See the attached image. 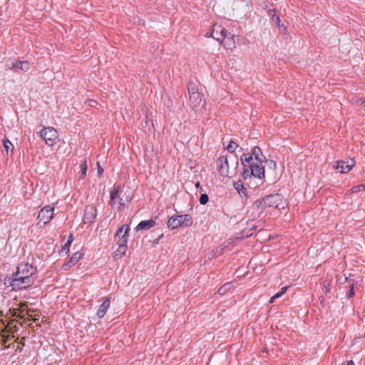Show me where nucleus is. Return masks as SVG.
I'll list each match as a JSON object with an SVG mask.
<instances>
[{"label":"nucleus","mask_w":365,"mask_h":365,"mask_svg":"<svg viewBox=\"0 0 365 365\" xmlns=\"http://www.w3.org/2000/svg\"><path fill=\"white\" fill-rule=\"evenodd\" d=\"M199 185H200V182H197V183L196 184V186H197V187H198Z\"/></svg>","instance_id":"nucleus-43"},{"label":"nucleus","mask_w":365,"mask_h":365,"mask_svg":"<svg viewBox=\"0 0 365 365\" xmlns=\"http://www.w3.org/2000/svg\"><path fill=\"white\" fill-rule=\"evenodd\" d=\"M130 230V227L128 225H123L117 231L115 234V240L118 242V240L123 237L125 240H128V234Z\"/></svg>","instance_id":"nucleus-17"},{"label":"nucleus","mask_w":365,"mask_h":365,"mask_svg":"<svg viewBox=\"0 0 365 365\" xmlns=\"http://www.w3.org/2000/svg\"><path fill=\"white\" fill-rule=\"evenodd\" d=\"M97 215V209L93 205H88L85 208L83 220L85 223L93 222Z\"/></svg>","instance_id":"nucleus-13"},{"label":"nucleus","mask_w":365,"mask_h":365,"mask_svg":"<svg viewBox=\"0 0 365 365\" xmlns=\"http://www.w3.org/2000/svg\"><path fill=\"white\" fill-rule=\"evenodd\" d=\"M3 145L6 155L9 154V150L12 151V150L14 149L13 144L8 139L3 140Z\"/></svg>","instance_id":"nucleus-23"},{"label":"nucleus","mask_w":365,"mask_h":365,"mask_svg":"<svg viewBox=\"0 0 365 365\" xmlns=\"http://www.w3.org/2000/svg\"><path fill=\"white\" fill-rule=\"evenodd\" d=\"M2 327L4 329H7V332L9 334H14L17 331L18 327L16 325V322L15 320H11L6 323V325H2Z\"/></svg>","instance_id":"nucleus-20"},{"label":"nucleus","mask_w":365,"mask_h":365,"mask_svg":"<svg viewBox=\"0 0 365 365\" xmlns=\"http://www.w3.org/2000/svg\"><path fill=\"white\" fill-rule=\"evenodd\" d=\"M276 299H277V298L275 297V296H274V295H273V296L269 299V302L270 304H272V303H273V302H274V300H275Z\"/></svg>","instance_id":"nucleus-38"},{"label":"nucleus","mask_w":365,"mask_h":365,"mask_svg":"<svg viewBox=\"0 0 365 365\" xmlns=\"http://www.w3.org/2000/svg\"><path fill=\"white\" fill-rule=\"evenodd\" d=\"M356 104L365 106V100L363 98H359L356 101Z\"/></svg>","instance_id":"nucleus-35"},{"label":"nucleus","mask_w":365,"mask_h":365,"mask_svg":"<svg viewBox=\"0 0 365 365\" xmlns=\"http://www.w3.org/2000/svg\"><path fill=\"white\" fill-rule=\"evenodd\" d=\"M355 165V161L351 159L349 161H338L336 163V168L341 173L349 172Z\"/></svg>","instance_id":"nucleus-14"},{"label":"nucleus","mask_w":365,"mask_h":365,"mask_svg":"<svg viewBox=\"0 0 365 365\" xmlns=\"http://www.w3.org/2000/svg\"><path fill=\"white\" fill-rule=\"evenodd\" d=\"M97 165H98V175H101L103 172V169L101 166L99 162L97 163Z\"/></svg>","instance_id":"nucleus-36"},{"label":"nucleus","mask_w":365,"mask_h":365,"mask_svg":"<svg viewBox=\"0 0 365 365\" xmlns=\"http://www.w3.org/2000/svg\"><path fill=\"white\" fill-rule=\"evenodd\" d=\"M14 335H11L9 332H4L1 333L0 336V344L3 345H6V344L11 339V338H14ZM11 345L5 346L6 349L10 348Z\"/></svg>","instance_id":"nucleus-21"},{"label":"nucleus","mask_w":365,"mask_h":365,"mask_svg":"<svg viewBox=\"0 0 365 365\" xmlns=\"http://www.w3.org/2000/svg\"><path fill=\"white\" fill-rule=\"evenodd\" d=\"M216 164L217 171L222 176L226 177L229 175L230 165L227 156H220L217 160Z\"/></svg>","instance_id":"nucleus-10"},{"label":"nucleus","mask_w":365,"mask_h":365,"mask_svg":"<svg viewBox=\"0 0 365 365\" xmlns=\"http://www.w3.org/2000/svg\"><path fill=\"white\" fill-rule=\"evenodd\" d=\"M354 285L352 284L351 286V289L349 290V297H351L352 296H354Z\"/></svg>","instance_id":"nucleus-37"},{"label":"nucleus","mask_w":365,"mask_h":365,"mask_svg":"<svg viewBox=\"0 0 365 365\" xmlns=\"http://www.w3.org/2000/svg\"><path fill=\"white\" fill-rule=\"evenodd\" d=\"M36 268L32 264L21 263L13 274L11 286L13 289H21L31 287L35 282Z\"/></svg>","instance_id":"nucleus-1"},{"label":"nucleus","mask_w":365,"mask_h":365,"mask_svg":"<svg viewBox=\"0 0 365 365\" xmlns=\"http://www.w3.org/2000/svg\"><path fill=\"white\" fill-rule=\"evenodd\" d=\"M82 257H83V254L79 253V252H76L72 255V257L70 259V262L72 264H75L77 262H78L80 260V259L82 258Z\"/></svg>","instance_id":"nucleus-27"},{"label":"nucleus","mask_w":365,"mask_h":365,"mask_svg":"<svg viewBox=\"0 0 365 365\" xmlns=\"http://www.w3.org/2000/svg\"><path fill=\"white\" fill-rule=\"evenodd\" d=\"M72 242V240H69L66 244H65V247H64V249L68 246H70L71 243Z\"/></svg>","instance_id":"nucleus-39"},{"label":"nucleus","mask_w":365,"mask_h":365,"mask_svg":"<svg viewBox=\"0 0 365 365\" xmlns=\"http://www.w3.org/2000/svg\"><path fill=\"white\" fill-rule=\"evenodd\" d=\"M231 166L235 169L238 165V160L236 156L230 157V158Z\"/></svg>","instance_id":"nucleus-31"},{"label":"nucleus","mask_w":365,"mask_h":365,"mask_svg":"<svg viewBox=\"0 0 365 365\" xmlns=\"http://www.w3.org/2000/svg\"><path fill=\"white\" fill-rule=\"evenodd\" d=\"M117 244L118 245V247L114 252L113 257L118 259L122 258L127 251V240H125L124 238L123 239V237H121L120 239L118 240Z\"/></svg>","instance_id":"nucleus-12"},{"label":"nucleus","mask_w":365,"mask_h":365,"mask_svg":"<svg viewBox=\"0 0 365 365\" xmlns=\"http://www.w3.org/2000/svg\"><path fill=\"white\" fill-rule=\"evenodd\" d=\"M192 217L190 215H174L169 218L168 227L174 230L180 227H190L192 225Z\"/></svg>","instance_id":"nucleus-5"},{"label":"nucleus","mask_w":365,"mask_h":365,"mask_svg":"<svg viewBox=\"0 0 365 365\" xmlns=\"http://www.w3.org/2000/svg\"><path fill=\"white\" fill-rule=\"evenodd\" d=\"M288 287L287 286L283 287L280 291L274 294L275 297L277 299L281 297L287 291Z\"/></svg>","instance_id":"nucleus-30"},{"label":"nucleus","mask_w":365,"mask_h":365,"mask_svg":"<svg viewBox=\"0 0 365 365\" xmlns=\"http://www.w3.org/2000/svg\"><path fill=\"white\" fill-rule=\"evenodd\" d=\"M233 186L235 188V190L238 192L239 194L245 195L246 193V189L244 187V185L241 180H237L236 182H234Z\"/></svg>","instance_id":"nucleus-22"},{"label":"nucleus","mask_w":365,"mask_h":365,"mask_svg":"<svg viewBox=\"0 0 365 365\" xmlns=\"http://www.w3.org/2000/svg\"><path fill=\"white\" fill-rule=\"evenodd\" d=\"M253 157V160L255 161H263L265 159V157L263 155L261 149L259 147H255L252 149V152L251 154Z\"/></svg>","instance_id":"nucleus-19"},{"label":"nucleus","mask_w":365,"mask_h":365,"mask_svg":"<svg viewBox=\"0 0 365 365\" xmlns=\"http://www.w3.org/2000/svg\"><path fill=\"white\" fill-rule=\"evenodd\" d=\"M26 307L27 302H21L18 309H10V312H12V316L24 319L23 322H20L21 325L25 323L26 320L36 322L38 319L33 317L31 314V309H26Z\"/></svg>","instance_id":"nucleus-6"},{"label":"nucleus","mask_w":365,"mask_h":365,"mask_svg":"<svg viewBox=\"0 0 365 365\" xmlns=\"http://www.w3.org/2000/svg\"><path fill=\"white\" fill-rule=\"evenodd\" d=\"M6 325L5 321L4 320H0V332L1 333H4V332H7V329H4L2 327V325Z\"/></svg>","instance_id":"nucleus-34"},{"label":"nucleus","mask_w":365,"mask_h":365,"mask_svg":"<svg viewBox=\"0 0 365 365\" xmlns=\"http://www.w3.org/2000/svg\"><path fill=\"white\" fill-rule=\"evenodd\" d=\"M227 31L225 28H222L220 25L214 24L212 33L208 35L206 34L207 37H212L217 41L222 43L227 36Z\"/></svg>","instance_id":"nucleus-11"},{"label":"nucleus","mask_w":365,"mask_h":365,"mask_svg":"<svg viewBox=\"0 0 365 365\" xmlns=\"http://www.w3.org/2000/svg\"><path fill=\"white\" fill-rule=\"evenodd\" d=\"M255 206L263 212L267 207H274L278 210H283L287 206V200L279 194L269 195L255 202Z\"/></svg>","instance_id":"nucleus-4"},{"label":"nucleus","mask_w":365,"mask_h":365,"mask_svg":"<svg viewBox=\"0 0 365 365\" xmlns=\"http://www.w3.org/2000/svg\"><path fill=\"white\" fill-rule=\"evenodd\" d=\"M16 351H22V348L21 347H17L16 348Z\"/></svg>","instance_id":"nucleus-42"},{"label":"nucleus","mask_w":365,"mask_h":365,"mask_svg":"<svg viewBox=\"0 0 365 365\" xmlns=\"http://www.w3.org/2000/svg\"><path fill=\"white\" fill-rule=\"evenodd\" d=\"M80 168H81V176H80V178L81 179H83L86 175V171H87V161L86 160H84L81 165H80Z\"/></svg>","instance_id":"nucleus-25"},{"label":"nucleus","mask_w":365,"mask_h":365,"mask_svg":"<svg viewBox=\"0 0 365 365\" xmlns=\"http://www.w3.org/2000/svg\"><path fill=\"white\" fill-rule=\"evenodd\" d=\"M231 287V284L230 283H226L222 287H221L219 290H218V292L220 294H224L227 289H230Z\"/></svg>","instance_id":"nucleus-29"},{"label":"nucleus","mask_w":365,"mask_h":365,"mask_svg":"<svg viewBox=\"0 0 365 365\" xmlns=\"http://www.w3.org/2000/svg\"><path fill=\"white\" fill-rule=\"evenodd\" d=\"M363 186H364V189H363V191H365V184H364V185H363Z\"/></svg>","instance_id":"nucleus-46"},{"label":"nucleus","mask_w":365,"mask_h":365,"mask_svg":"<svg viewBox=\"0 0 365 365\" xmlns=\"http://www.w3.org/2000/svg\"><path fill=\"white\" fill-rule=\"evenodd\" d=\"M40 136L44 140L48 146H53L58 138V133L53 127H44L40 132Z\"/></svg>","instance_id":"nucleus-8"},{"label":"nucleus","mask_w":365,"mask_h":365,"mask_svg":"<svg viewBox=\"0 0 365 365\" xmlns=\"http://www.w3.org/2000/svg\"><path fill=\"white\" fill-rule=\"evenodd\" d=\"M155 225V221L150 219L148 220H143L139 222L136 229L138 230H148Z\"/></svg>","instance_id":"nucleus-18"},{"label":"nucleus","mask_w":365,"mask_h":365,"mask_svg":"<svg viewBox=\"0 0 365 365\" xmlns=\"http://www.w3.org/2000/svg\"><path fill=\"white\" fill-rule=\"evenodd\" d=\"M224 46L227 48L232 49L235 47V42L233 41H225Z\"/></svg>","instance_id":"nucleus-33"},{"label":"nucleus","mask_w":365,"mask_h":365,"mask_svg":"<svg viewBox=\"0 0 365 365\" xmlns=\"http://www.w3.org/2000/svg\"><path fill=\"white\" fill-rule=\"evenodd\" d=\"M91 101L93 102V101ZM94 103H96V101H93V103H92V105H94Z\"/></svg>","instance_id":"nucleus-45"},{"label":"nucleus","mask_w":365,"mask_h":365,"mask_svg":"<svg viewBox=\"0 0 365 365\" xmlns=\"http://www.w3.org/2000/svg\"><path fill=\"white\" fill-rule=\"evenodd\" d=\"M54 207L49 205L44 206L39 211L37 216V225L43 226L48 223L53 217Z\"/></svg>","instance_id":"nucleus-9"},{"label":"nucleus","mask_w":365,"mask_h":365,"mask_svg":"<svg viewBox=\"0 0 365 365\" xmlns=\"http://www.w3.org/2000/svg\"><path fill=\"white\" fill-rule=\"evenodd\" d=\"M132 200L131 192L128 190L125 191L119 186L114 185L110 191L109 205L113 206L118 205V210H122L128 207Z\"/></svg>","instance_id":"nucleus-3"},{"label":"nucleus","mask_w":365,"mask_h":365,"mask_svg":"<svg viewBox=\"0 0 365 365\" xmlns=\"http://www.w3.org/2000/svg\"><path fill=\"white\" fill-rule=\"evenodd\" d=\"M10 69L17 68L24 71H27L30 69V63L27 61L15 60L9 66Z\"/></svg>","instance_id":"nucleus-15"},{"label":"nucleus","mask_w":365,"mask_h":365,"mask_svg":"<svg viewBox=\"0 0 365 365\" xmlns=\"http://www.w3.org/2000/svg\"><path fill=\"white\" fill-rule=\"evenodd\" d=\"M272 19L274 21V22L276 24V25L279 27V28H282L283 29V31L284 32H287V29L286 26H284V24H281V20H280V18L279 16L277 15H275V14H273L272 16Z\"/></svg>","instance_id":"nucleus-24"},{"label":"nucleus","mask_w":365,"mask_h":365,"mask_svg":"<svg viewBox=\"0 0 365 365\" xmlns=\"http://www.w3.org/2000/svg\"><path fill=\"white\" fill-rule=\"evenodd\" d=\"M208 200H209V197H208L207 195L202 194V195H201V196L200 197V202L202 205H205L208 202Z\"/></svg>","instance_id":"nucleus-32"},{"label":"nucleus","mask_w":365,"mask_h":365,"mask_svg":"<svg viewBox=\"0 0 365 365\" xmlns=\"http://www.w3.org/2000/svg\"><path fill=\"white\" fill-rule=\"evenodd\" d=\"M241 162L244 166L242 177L247 179L251 176H254L259 179H263L265 177L264 166L262 165L263 161H255L252 155L243 154L241 156Z\"/></svg>","instance_id":"nucleus-2"},{"label":"nucleus","mask_w":365,"mask_h":365,"mask_svg":"<svg viewBox=\"0 0 365 365\" xmlns=\"http://www.w3.org/2000/svg\"><path fill=\"white\" fill-rule=\"evenodd\" d=\"M189 93V103L192 108L198 107L202 102L203 96L199 92L194 82L190 81L187 86Z\"/></svg>","instance_id":"nucleus-7"},{"label":"nucleus","mask_w":365,"mask_h":365,"mask_svg":"<svg viewBox=\"0 0 365 365\" xmlns=\"http://www.w3.org/2000/svg\"><path fill=\"white\" fill-rule=\"evenodd\" d=\"M24 338H22L21 341H20V344H21L22 346H24Z\"/></svg>","instance_id":"nucleus-41"},{"label":"nucleus","mask_w":365,"mask_h":365,"mask_svg":"<svg viewBox=\"0 0 365 365\" xmlns=\"http://www.w3.org/2000/svg\"><path fill=\"white\" fill-rule=\"evenodd\" d=\"M363 189H364L363 185L354 186L351 189L347 191L346 195H350L352 193H357L359 192L363 191Z\"/></svg>","instance_id":"nucleus-26"},{"label":"nucleus","mask_w":365,"mask_h":365,"mask_svg":"<svg viewBox=\"0 0 365 365\" xmlns=\"http://www.w3.org/2000/svg\"><path fill=\"white\" fill-rule=\"evenodd\" d=\"M110 298L107 297L104 299L103 303L99 306V308L96 312L98 318H103L107 312L108 309L110 307Z\"/></svg>","instance_id":"nucleus-16"},{"label":"nucleus","mask_w":365,"mask_h":365,"mask_svg":"<svg viewBox=\"0 0 365 365\" xmlns=\"http://www.w3.org/2000/svg\"><path fill=\"white\" fill-rule=\"evenodd\" d=\"M346 365H354L353 361L350 360L349 361H347V364Z\"/></svg>","instance_id":"nucleus-40"},{"label":"nucleus","mask_w":365,"mask_h":365,"mask_svg":"<svg viewBox=\"0 0 365 365\" xmlns=\"http://www.w3.org/2000/svg\"><path fill=\"white\" fill-rule=\"evenodd\" d=\"M91 101L93 102V101ZM94 103H96V101H93V103H92V105H94Z\"/></svg>","instance_id":"nucleus-44"},{"label":"nucleus","mask_w":365,"mask_h":365,"mask_svg":"<svg viewBox=\"0 0 365 365\" xmlns=\"http://www.w3.org/2000/svg\"><path fill=\"white\" fill-rule=\"evenodd\" d=\"M238 147V145L235 141L231 140L229 143V145L227 146V149L231 152L233 153L236 150V148Z\"/></svg>","instance_id":"nucleus-28"}]
</instances>
